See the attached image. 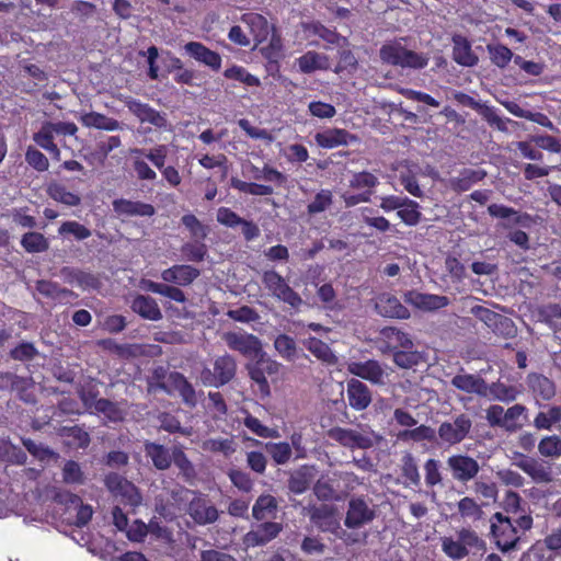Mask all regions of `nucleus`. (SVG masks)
Returning <instances> with one entry per match:
<instances>
[{"label": "nucleus", "mask_w": 561, "mask_h": 561, "mask_svg": "<svg viewBox=\"0 0 561 561\" xmlns=\"http://www.w3.org/2000/svg\"><path fill=\"white\" fill-rule=\"evenodd\" d=\"M227 476L234 488L240 492L250 493L253 490L254 481L251 476L241 469L230 468Z\"/></svg>", "instance_id": "nucleus-60"}, {"label": "nucleus", "mask_w": 561, "mask_h": 561, "mask_svg": "<svg viewBox=\"0 0 561 561\" xmlns=\"http://www.w3.org/2000/svg\"><path fill=\"white\" fill-rule=\"evenodd\" d=\"M377 312L386 318L408 319L410 317L409 309L401 301L390 294H382L376 301Z\"/></svg>", "instance_id": "nucleus-25"}, {"label": "nucleus", "mask_w": 561, "mask_h": 561, "mask_svg": "<svg viewBox=\"0 0 561 561\" xmlns=\"http://www.w3.org/2000/svg\"><path fill=\"white\" fill-rule=\"evenodd\" d=\"M328 436L350 449H369L374 446L371 435L353 428L335 426L328 431Z\"/></svg>", "instance_id": "nucleus-9"}, {"label": "nucleus", "mask_w": 561, "mask_h": 561, "mask_svg": "<svg viewBox=\"0 0 561 561\" xmlns=\"http://www.w3.org/2000/svg\"><path fill=\"white\" fill-rule=\"evenodd\" d=\"M282 531V523L261 522L243 536L242 542L247 548L265 546L277 538Z\"/></svg>", "instance_id": "nucleus-11"}, {"label": "nucleus", "mask_w": 561, "mask_h": 561, "mask_svg": "<svg viewBox=\"0 0 561 561\" xmlns=\"http://www.w3.org/2000/svg\"><path fill=\"white\" fill-rule=\"evenodd\" d=\"M471 313L497 336L513 339L517 334L514 321L506 316L479 305L471 308Z\"/></svg>", "instance_id": "nucleus-5"}, {"label": "nucleus", "mask_w": 561, "mask_h": 561, "mask_svg": "<svg viewBox=\"0 0 561 561\" xmlns=\"http://www.w3.org/2000/svg\"><path fill=\"white\" fill-rule=\"evenodd\" d=\"M528 422V409L522 403L510 407L504 414V430L515 433Z\"/></svg>", "instance_id": "nucleus-38"}, {"label": "nucleus", "mask_w": 561, "mask_h": 561, "mask_svg": "<svg viewBox=\"0 0 561 561\" xmlns=\"http://www.w3.org/2000/svg\"><path fill=\"white\" fill-rule=\"evenodd\" d=\"M262 283L274 298L289 305L291 308L298 309L302 305L300 295L275 270L264 271Z\"/></svg>", "instance_id": "nucleus-4"}, {"label": "nucleus", "mask_w": 561, "mask_h": 561, "mask_svg": "<svg viewBox=\"0 0 561 561\" xmlns=\"http://www.w3.org/2000/svg\"><path fill=\"white\" fill-rule=\"evenodd\" d=\"M224 77L228 80L238 81L247 87H260V79L250 73L244 67L232 65L224 71Z\"/></svg>", "instance_id": "nucleus-54"}, {"label": "nucleus", "mask_w": 561, "mask_h": 561, "mask_svg": "<svg viewBox=\"0 0 561 561\" xmlns=\"http://www.w3.org/2000/svg\"><path fill=\"white\" fill-rule=\"evenodd\" d=\"M253 358L254 362L248 365L249 376L257 385L261 396L268 397L271 394L268 378L272 381L278 378L282 364L268 357L263 350Z\"/></svg>", "instance_id": "nucleus-2"}, {"label": "nucleus", "mask_w": 561, "mask_h": 561, "mask_svg": "<svg viewBox=\"0 0 561 561\" xmlns=\"http://www.w3.org/2000/svg\"><path fill=\"white\" fill-rule=\"evenodd\" d=\"M58 434L65 445L72 449H85L91 442L90 434L79 425L62 426Z\"/></svg>", "instance_id": "nucleus-35"}, {"label": "nucleus", "mask_w": 561, "mask_h": 561, "mask_svg": "<svg viewBox=\"0 0 561 561\" xmlns=\"http://www.w3.org/2000/svg\"><path fill=\"white\" fill-rule=\"evenodd\" d=\"M347 370L362 379L373 383H381L383 379V369L375 359L366 362H352L347 366Z\"/></svg>", "instance_id": "nucleus-26"}, {"label": "nucleus", "mask_w": 561, "mask_h": 561, "mask_svg": "<svg viewBox=\"0 0 561 561\" xmlns=\"http://www.w3.org/2000/svg\"><path fill=\"white\" fill-rule=\"evenodd\" d=\"M302 30L308 35L320 37L330 46H339L344 37L335 30L329 28L319 21L302 23Z\"/></svg>", "instance_id": "nucleus-36"}, {"label": "nucleus", "mask_w": 561, "mask_h": 561, "mask_svg": "<svg viewBox=\"0 0 561 561\" xmlns=\"http://www.w3.org/2000/svg\"><path fill=\"white\" fill-rule=\"evenodd\" d=\"M274 347L278 355L288 362L298 357V348L295 340L288 334H279L274 340Z\"/></svg>", "instance_id": "nucleus-51"}, {"label": "nucleus", "mask_w": 561, "mask_h": 561, "mask_svg": "<svg viewBox=\"0 0 561 561\" xmlns=\"http://www.w3.org/2000/svg\"><path fill=\"white\" fill-rule=\"evenodd\" d=\"M486 49L492 64L499 68H505L512 59L514 60L513 51L503 44H489Z\"/></svg>", "instance_id": "nucleus-56"}, {"label": "nucleus", "mask_w": 561, "mask_h": 561, "mask_svg": "<svg viewBox=\"0 0 561 561\" xmlns=\"http://www.w3.org/2000/svg\"><path fill=\"white\" fill-rule=\"evenodd\" d=\"M376 513L363 497H353L348 501L344 525L348 529H357L373 522Z\"/></svg>", "instance_id": "nucleus-14"}, {"label": "nucleus", "mask_w": 561, "mask_h": 561, "mask_svg": "<svg viewBox=\"0 0 561 561\" xmlns=\"http://www.w3.org/2000/svg\"><path fill=\"white\" fill-rule=\"evenodd\" d=\"M35 288L42 296L50 299H58L73 294L71 290L60 287L58 283L46 279L37 280Z\"/></svg>", "instance_id": "nucleus-58"}, {"label": "nucleus", "mask_w": 561, "mask_h": 561, "mask_svg": "<svg viewBox=\"0 0 561 561\" xmlns=\"http://www.w3.org/2000/svg\"><path fill=\"white\" fill-rule=\"evenodd\" d=\"M382 62L401 68L423 69L428 65V57L408 49L399 42L386 43L379 50Z\"/></svg>", "instance_id": "nucleus-1"}, {"label": "nucleus", "mask_w": 561, "mask_h": 561, "mask_svg": "<svg viewBox=\"0 0 561 561\" xmlns=\"http://www.w3.org/2000/svg\"><path fill=\"white\" fill-rule=\"evenodd\" d=\"M526 385L537 407H542L543 402L551 401L557 393V387L553 380L539 373H530L526 377Z\"/></svg>", "instance_id": "nucleus-12"}, {"label": "nucleus", "mask_w": 561, "mask_h": 561, "mask_svg": "<svg viewBox=\"0 0 561 561\" xmlns=\"http://www.w3.org/2000/svg\"><path fill=\"white\" fill-rule=\"evenodd\" d=\"M80 122L88 128L113 131L121 128V123L99 112H89L81 116Z\"/></svg>", "instance_id": "nucleus-40"}, {"label": "nucleus", "mask_w": 561, "mask_h": 561, "mask_svg": "<svg viewBox=\"0 0 561 561\" xmlns=\"http://www.w3.org/2000/svg\"><path fill=\"white\" fill-rule=\"evenodd\" d=\"M131 310L145 320L159 321L162 319V311L151 296L137 295L130 304Z\"/></svg>", "instance_id": "nucleus-27"}, {"label": "nucleus", "mask_w": 561, "mask_h": 561, "mask_svg": "<svg viewBox=\"0 0 561 561\" xmlns=\"http://www.w3.org/2000/svg\"><path fill=\"white\" fill-rule=\"evenodd\" d=\"M186 54L208 67L213 71H219L222 65V58L219 53L211 50L201 42H188L184 45Z\"/></svg>", "instance_id": "nucleus-19"}, {"label": "nucleus", "mask_w": 561, "mask_h": 561, "mask_svg": "<svg viewBox=\"0 0 561 561\" xmlns=\"http://www.w3.org/2000/svg\"><path fill=\"white\" fill-rule=\"evenodd\" d=\"M450 383L456 389L467 393H476L481 397L488 396V383L479 376L471 374H458L453 377Z\"/></svg>", "instance_id": "nucleus-28"}, {"label": "nucleus", "mask_w": 561, "mask_h": 561, "mask_svg": "<svg viewBox=\"0 0 561 561\" xmlns=\"http://www.w3.org/2000/svg\"><path fill=\"white\" fill-rule=\"evenodd\" d=\"M399 438L402 440L411 439L413 442H433L436 438V432L431 426L422 424L415 428L401 432Z\"/></svg>", "instance_id": "nucleus-62"}, {"label": "nucleus", "mask_w": 561, "mask_h": 561, "mask_svg": "<svg viewBox=\"0 0 561 561\" xmlns=\"http://www.w3.org/2000/svg\"><path fill=\"white\" fill-rule=\"evenodd\" d=\"M519 393L520 391L517 389V387L496 381L488 385L486 397H490L491 400H496L503 403H511L518 398Z\"/></svg>", "instance_id": "nucleus-45"}, {"label": "nucleus", "mask_w": 561, "mask_h": 561, "mask_svg": "<svg viewBox=\"0 0 561 561\" xmlns=\"http://www.w3.org/2000/svg\"><path fill=\"white\" fill-rule=\"evenodd\" d=\"M278 502L271 494H261L252 506V517L257 522H271L276 518Z\"/></svg>", "instance_id": "nucleus-32"}, {"label": "nucleus", "mask_w": 561, "mask_h": 561, "mask_svg": "<svg viewBox=\"0 0 561 561\" xmlns=\"http://www.w3.org/2000/svg\"><path fill=\"white\" fill-rule=\"evenodd\" d=\"M112 205L118 217H152L156 214L153 205L140 201L117 198L113 201Z\"/></svg>", "instance_id": "nucleus-20"}, {"label": "nucleus", "mask_w": 561, "mask_h": 561, "mask_svg": "<svg viewBox=\"0 0 561 561\" xmlns=\"http://www.w3.org/2000/svg\"><path fill=\"white\" fill-rule=\"evenodd\" d=\"M356 135L350 133L344 128H327L314 135L316 144L323 149H333L340 146H348L352 142L357 141Z\"/></svg>", "instance_id": "nucleus-18"}, {"label": "nucleus", "mask_w": 561, "mask_h": 561, "mask_svg": "<svg viewBox=\"0 0 561 561\" xmlns=\"http://www.w3.org/2000/svg\"><path fill=\"white\" fill-rule=\"evenodd\" d=\"M561 422V407L550 405L547 411H539L533 422L538 431H551L556 424Z\"/></svg>", "instance_id": "nucleus-47"}, {"label": "nucleus", "mask_w": 561, "mask_h": 561, "mask_svg": "<svg viewBox=\"0 0 561 561\" xmlns=\"http://www.w3.org/2000/svg\"><path fill=\"white\" fill-rule=\"evenodd\" d=\"M58 233L60 236L71 234L78 241L85 240L92 234L89 228L76 220L64 221L58 228Z\"/></svg>", "instance_id": "nucleus-63"}, {"label": "nucleus", "mask_w": 561, "mask_h": 561, "mask_svg": "<svg viewBox=\"0 0 561 561\" xmlns=\"http://www.w3.org/2000/svg\"><path fill=\"white\" fill-rule=\"evenodd\" d=\"M125 105L128 111L135 115L140 123H149L157 128H165L168 119L164 113L151 107L148 103L127 96Z\"/></svg>", "instance_id": "nucleus-16"}, {"label": "nucleus", "mask_w": 561, "mask_h": 561, "mask_svg": "<svg viewBox=\"0 0 561 561\" xmlns=\"http://www.w3.org/2000/svg\"><path fill=\"white\" fill-rule=\"evenodd\" d=\"M265 450L277 466L286 465L291 456V446L287 442H267Z\"/></svg>", "instance_id": "nucleus-52"}, {"label": "nucleus", "mask_w": 561, "mask_h": 561, "mask_svg": "<svg viewBox=\"0 0 561 561\" xmlns=\"http://www.w3.org/2000/svg\"><path fill=\"white\" fill-rule=\"evenodd\" d=\"M491 534L494 538L496 547L503 551L508 552L518 548L520 535L512 518L502 513H495L492 517Z\"/></svg>", "instance_id": "nucleus-3"}, {"label": "nucleus", "mask_w": 561, "mask_h": 561, "mask_svg": "<svg viewBox=\"0 0 561 561\" xmlns=\"http://www.w3.org/2000/svg\"><path fill=\"white\" fill-rule=\"evenodd\" d=\"M199 275L201 272L198 268L186 264H175L161 272V278L163 282L175 284L178 286H188Z\"/></svg>", "instance_id": "nucleus-23"}, {"label": "nucleus", "mask_w": 561, "mask_h": 561, "mask_svg": "<svg viewBox=\"0 0 561 561\" xmlns=\"http://www.w3.org/2000/svg\"><path fill=\"white\" fill-rule=\"evenodd\" d=\"M20 243L27 253H42L49 249L48 239L43 233L36 231L24 233Z\"/></svg>", "instance_id": "nucleus-48"}, {"label": "nucleus", "mask_w": 561, "mask_h": 561, "mask_svg": "<svg viewBox=\"0 0 561 561\" xmlns=\"http://www.w3.org/2000/svg\"><path fill=\"white\" fill-rule=\"evenodd\" d=\"M309 517L321 531H331L337 526L334 508L327 504L311 507Z\"/></svg>", "instance_id": "nucleus-37"}, {"label": "nucleus", "mask_w": 561, "mask_h": 561, "mask_svg": "<svg viewBox=\"0 0 561 561\" xmlns=\"http://www.w3.org/2000/svg\"><path fill=\"white\" fill-rule=\"evenodd\" d=\"M514 465L530 477L536 483H550L553 480L551 467L534 457L522 453H515Z\"/></svg>", "instance_id": "nucleus-10"}, {"label": "nucleus", "mask_w": 561, "mask_h": 561, "mask_svg": "<svg viewBox=\"0 0 561 561\" xmlns=\"http://www.w3.org/2000/svg\"><path fill=\"white\" fill-rule=\"evenodd\" d=\"M541 321L547 324L554 333H561V305L548 304L539 309Z\"/></svg>", "instance_id": "nucleus-50"}, {"label": "nucleus", "mask_w": 561, "mask_h": 561, "mask_svg": "<svg viewBox=\"0 0 561 561\" xmlns=\"http://www.w3.org/2000/svg\"><path fill=\"white\" fill-rule=\"evenodd\" d=\"M490 216L501 219L512 218L514 225H525L530 220V216L526 213L520 214L512 207L502 204H491L488 207Z\"/></svg>", "instance_id": "nucleus-49"}, {"label": "nucleus", "mask_w": 561, "mask_h": 561, "mask_svg": "<svg viewBox=\"0 0 561 561\" xmlns=\"http://www.w3.org/2000/svg\"><path fill=\"white\" fill-rule=\"evenodd\" d=\"M472 428V420L468 414L457 415L453 422H443L438 426L437 434L444 444L450 446L461 443Z\"/></svg>", "instance_id": "nucleus-8"}, {"label": "nucleus", "mask_w": 561, "mask_h": 561, "mask_svg": "<svg viewBox=\"0 0 561 561\" xmlns=\"http://www.w3.org/2000/svg\"><path fill=\"white\" fill-rule=\"evenodd\" d=\"M304 345L319 360L330 365L336 363V356L330 346L320 339L309 336L304 341Z\"/></svg>", "instance_id": "nucleus-46"}, {"label": "nucleus", "mask_w": 561, "mask_h": 561, "mask_svg": "<svg viewBox=\"0 0 561 561\" xmlns=\"http://www.w3.org/2000/svg\"><path fill=\"white\" fill-rule=\"evenodd\" d=\"M145 453L158 470H167L170 468L172 463V455L163 445L147 442L145 444Z\"/></svg>", "instance_id": "nucleus-43"}, {"label": "nucleus", "mask_w": 561, "mask_h": 561, "mask_svg": "<svg viewBox=\"0 0 561 561\" xmlns=\"http://www.w3.org/2000/svg\"><path fill=\"white\" fill-rule=\"evenodd\" d=\"M458 513L462 518H469L472 520H479L482 517V508L481 506L469 496L462 497L458 504Z\"/></svg>", "instance_id": "nucleus-64"}, {"label": "nucleus", "mask_w": 561, "mask_h": 561, "mask_svg": "<svg viewBox=\"0 0 561 561\" xmlns=\"http://www.w3.org/2000/svg\"><path fill=\"white\" fill-rule=\"evenodd\" d=\"M237 371L234 358L228 354L218 356L214 362L213 369L204 367L201 373V379L205 386L219 388L230 382Z\"/></svg>", "instance_id": "nucleus-6"}, {"label": "nucleus", "mask_w": 561, "mask_h": 561, "mask_svg": "<svg viewBox=\"0 0 561 561\" xmlns=\"http://www.w3.org/2000/svg\"><path fill=\"white\" fill-rule=\"evenodd\" d=\"M538 453L543 458L559 459L561 457V437L556 434L542 436L538 443Z\"/></svg>", "instance_id": "nucleus-53"}, {"label": "nucleus", "mask_w": 561, "mask_h": 561, "mask_svg": "<svg viewBox=\"0 0 561 561\" xmlns=\"http://www.w3.org/2000/svg\"><path fill=\"white\" fill-rule=\"evenodd\" d=\"M453 42V60L462 67L471 68L478 65L479 57L472 50L471 42L461 34H454Z\"/></svg>", "instance_id": "nucleus-21"}, {"label": "nucleus", "mask_w": 561, "mask_h": 561, "mask_svg": "<svg viewBox=\"0 0 561 561\" xmlns=\"http://www.w3.org/2000/svg\"><path fill=\"white\" fill-rule=\"evenodd\" d=\"M419 208L420 205L417 202L405 197L404 206H401V208L397 211V216L407 226H416L422 218V213Z\"/></svg>", "instance_id": "nucleus-57"}, {"label": "nucleus", "mask_w": 561, "mask_h": 561, "mask_svg": "<svg viewBox=\"0 0 561 561\" xmlns=\"http://www.w3.org/2000/svg\"><path fill=\"white\" fill-rule=\"evenodd\" d=\"M296 62L302 73H311L316 70H327L329 68L328 56L314 50H308L297 58Z\"/></svg>", "instance_id": "nucleus-41"}, {"label": "nucleus", "mask_w": 561, "mask_h": 561, "mask_svg": "<svg viewBox=\"0 0 561 561\" xmlns=\"http://www.w3.org/2000/svg\"><path fill=\"white\" fill-rule=\"evenodd\" d=\"M227 346L245 357H255L262 351L257 336L251 333L227 332L224 336Z\"/></svg>", "instance_id": "nucleus-15"}, {"label": "nucleus", "mask_w": 561, "mask_h": 561, "mask_svg": "<svg viewBox=\"0 0 561 561\" xmlns=\"http://www.w3.org/2000/svg\"><path fill=\"white\" fill-rule=\"evenodd\" d=\"M168 381L170 386L179 392L180 397L182 398L183 402L194 408L197 404V397L196 391L193 387V385L187 380V378L179 373V371H172L169 374Z\"/></svg>", "instance_id": "nucleus-33"}, {"label": "nucleus", "mask_w": 561, "mask_h": 561, "mask_svg": "<svg viewBox=\"0 0 561 561\" xmlns=\"http://www.w3.org/2000/svg\"><path fill=\"white\" fill-rule=\"evenodd\" d=\"M379 350L382 353L394 354L401 348H413L414 344L410 335L394 327H385L380 331Z\"/></svg>", "instance_id": "nucleus-17"}, {"label": "nucleus", "mask_w": 561, "mask_h": 561, "mask_svg": "<svg viewBox=\"0 0 561 561\" xmlns=\"http://www.w3.org/2000/svg\"><path fill=\"white\" fill-rule=\"evenodd\" d=\"M446 465L453 480L462 484L474 480L480 471L478 460L467 454L450 455Z\"/></svg>", "instance_id": "nucleus-7"}, {"label": "nucleus", "mask_w": 561, "mask_h": 561, "mask_svg": "<svg viewBox=\"0 0 561 561\" xmlns=\"http://www.w3.org/2000/svg\"><path fill=\"white\" fill-rule=\"evenodd\" d=\"M188 515L198 525H208L215 523L219 513L216 506L203 496H195L188 504Z\"/></svg>", "instance_id": "nucleus-22"}, {"label": "nucleus", "mask_w": 561, "mask_h": 561, "mask_svg": "<svg viewBox=\"0 0 561 561\" xmlns=\"http://www.w3.org/2000/svg\"><path fill=\"white\" fill-rule=\"evenodd\" d=\"M62 481L66 484L80 485L85 482V474L79 462L67 460L61 469Z\"/></svg>", "instance_id": "nucleus-59"}, {"label": "nucleus", "mask_w": 561, "mask_h": 561, "mask_svg": "<svg viewBox=\"0 0 561 561\" xmlns=\"http://www.w3.org/2000/svg\"><path fill=\"white\" fill-rule=\"evenodd\" d=\"M442 463L438 459L428 458L424 465V482L430 489H434L436 485L443 484Z\"/></svg>", "instance_id": "nucleus-55"}, {"label": "nucleus", "mask_w": 561, "mask_h": 561, "mask_svg": "<svg viewBox=\"0 0 561 561\" xmlns=\"http://www.w3.org/2000/svg\"><path fill=\"white\" fill-rule=\"evenodd\" d=\"M392 356L394 364L401 368H412L423 360L422 354L413 348H401L396 351Z\"/></svg>", "instance_id": "nucleus-61"}, {"label": "nucleus", "mask_w": 561, "mask_h": 561, "mask_svg": "<svg viewBox=\"0 0 561 561\" xmlns=\"http://www.w3.org/2000/svg\"><path fill=\"white\" fill-rule=\"evenodd\" d=\"M486 175L482 169L465 168L458 176L449 179V187L457 193L469 191L474 184L481 182Z\"/></svg>", "instance_id": "nucleus-30"}, {"label": "nucleus", "mask_w": 561, "mask_h": 561, "mask_svg": "<svg viewBox=\"0 0 561 561\" xmlns=\"http://www.w3.org/2000/svg\"><path fill=\"white\" fill-rule=\"evenodd\" d=\"M454 100L462 106H468L476 111H479V113L482 115L483 119L490 126H494L495 128H497L501 131H506L507 130L506 123L512 122L510 118L500 117L494 107L480 104L472 96H470L469 94H467L465 92H460V91L456 92L454 94Z\"/></svg>", "instance_id": "nucleus-13"}, {"label": "nucleus", "mask_w": 561, "mask_h": 561, "mask_svg": "<svg viewBox=\"0 0 561 561\" xmlns=\"http://www.w3.org/2000/svg\"><path fill=\"white\" fill-rule=\"evenodd\" d=\"M106 485L112 490H118L126 497V504L133 507L141 503V495L138 489L128 480L118 474H110L106 478Z\"/></svg>", "instance_id": "nucleus-29"}, {"label": "nucleus", "mask_w": 561, "mask_h": 561, "mask_svg": "<svg viewBox=\"0 0 561 561\" xmlns=\"http://www.w3.org/2000/svg\"><path fill=\"white\" fill-rule=\"evenodd\" d=\"M5 380L7 383L10 385L11 390L15 391L23 402L30 404L36 403L37 400L34 393V382L31 378L8 373L5 375Z\"/></svg>", "instance_id": "nucleus-34"}, {"label": "nucleus", "mask_w": 561, "mask_h": 561, "mask_svg": "<svg viewBox=\"0 0 561 561\" xmlns=\"http://www.w3.org/2000/svg\"><path fill=\"white\" fill-rule=\"evenodd\" d=\"M408 301L424 310H438L447 307L450 302L447 296L422 294L416 291L409 293Z\"/></svg>", "instance_id": "nucleus-39"}, {"label": "nucleus", "mask_w": 561, "mask_h": 561, "mask_svg": "<svg viewBox=\"0 0 561 561\" xmlns=\"http://www.w3.org/2000/svg\"><path fill=\"white\" fill-rule=\"evenodd\" d=\"M401 478L405 486H420L421 477L415 457L411 453H405L401 458L400 465Z\"/></svg>", "instance_id": "nucleus-42"}, {"label": "nucleus", "mask_w": 561, "mask_h": 561, "mask_svg": "<svg viewBox=\"0 0 561 561\" xmlns=\"http://www.w3.org/2000/svg\"><path fill=\"white\" fill-rule=\"evenodd\" d=\"M47 195L57 203L76 207L81 203V198L78 194L67 190V187L60 183L51 182L46 188Z\"/></svg>", "instance_id": "nucleus-44"}, {"label": "nucleus", "mask_w": 561, "mask_h": 561, "mask_svg": "<svg viewBox=\"0 0 561 561\" xmlns=\"http://www.w3.org/2000/svg\"><path fill=\"white\" fill-rule=\"evenodd\" d=\"M347 400L352 409L363 411L371 403V392L360 380L352 378L347 381Z\"/></svg>", "instance_id": "nucleus-24"}, {"label": "nucleus", "mask_w": 561, "mask_h": 561, "mask_svg": "<svg viewBox=\"0 0 561 561\" xmlns=\"http://www.w3.org/2000/svg\"><path fill=\"white\" fill-rule=\"evenodd\" d=\"M314 466L302 465L290 473L288 489L294 494H302L309 488L314 478Z\"/></svg>", "instance_id": "nucleus-31"}]
</instances>
